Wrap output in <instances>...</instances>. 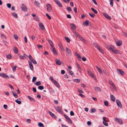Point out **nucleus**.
Wrapping results in <instances>:
<instances>
[{"mask_svg": "<svg viewBox=\"0 0 127 127\" xmlns=\"http://www.w3.org/2000/svg\"><path fill=\"white\" fill-rule=\"evenodd\" d=\"M107 48L112 52H113L115 54H120L121 53L120 51L117 49L112 45L108 46Z\"/></svg>", "mask_w": 127, "mask_h": 127, "instance_id": "obj_1", "label": "nucleus"}, {"mask_svg": "<svg viewBox=\"0 0 127 127\" xmlns=\"http://www.w3.org/2000/svg\"><path fill=\"white\" fill-rule=\"evenodd\" d=\"M93 44L95 47L98 49L101 53L102 54L104 53V52L102 50L101 48H100V47L98 45L95 43H93Z\"/></svg>", "mask_w": 127, "mask_h": 127, "instance_id": "obj_2", "label": "nucleus"}, {"mask_svg": "<svg viewBox=\"0 0 127 127\" xmlns=\"http://www.w3.org/2000/svg\"><path fill=\"white\" fill-rule=\"evenodd\" d=\"M29 57L31 62H32L34 64H37L36 62L32 58L31 55H29Z\"/></svg>", "mask_w": 127, "mask_h": 127, "instance_id": "obj_3", "label": "nucleus"}, {"mask_svg": "<svg viewBox=\"0 0 127 127\" xmlns=\"http://www.w3.org/2000/svg\"><path fill=\"white\" fill-rule=\"evenodd\" d=\"M115 121L117 122L120 124H122L123 123V121L121 119L117 118H115Z\"/></svg>", "mask_w": 127, "mask_h": 127, "instance_id": "obj_4", "label": "nucleus"}, {"mask_svg": "<svg viewBox=\"0 0 127 127\" xmlns=\"http://www.w3.org/2000/svg\"><path fill=\"white\" fill-rule=\"evenodd\" d=\"M46 6L47 7V10L48 12H50L52 10V7L50 4H47Z\"/></svg>", "mask_w": 127, "mask_h": 127, "instance_id": "obj_5", "label": "nucleus"}, {"mask_svg": "<svg viewBox=\"0 0 127 127\" xmlns=\"http://www.w3.org/2000/svg\"><path fill=\"white\" fill-rule=\"evenodd\" d=\"M117 70L118 71V73L119 75L122 76H123L124 74V72L123 71L120 69H117Z\"/></svg>", "mask_w": 127, "mask_h": 127, "instance_id": "obj_6", "label": "nucleus"}, {"mask_svg": "<svg viewBox=\"0 0 127 127\" xmlns=\"http://www.w3.org/2000/svg\"><path fill=\"white\" fill-rule=\"evenodd\" d=\"M109 84L114 88L115 90H116L117 89L115 85L111 81L109 80Z\"/></svg>", "mask_w": 127, "mask_h": 127, "instance_id": "obj_7", "label": "nucleus"}, {"mask_svg": "<svg viewBox=\"0 0 127 127\" xmlns=\"http://www.w3.org/2000/svg\"><path fill=\"white\" fill-rule=\"evenodd\" d=\"M39 27L42 30H45L44 26L43 24L41 23H40L39 24Z\"/></svg>", "mask_w": 127, "mask_h": 127, "instance_id": "obj_8", "label": "nucleus"}, {"mask_svg": "<svg viewBox=\"0 0 127 127\" xmlns=\"http://www.w3.org/2000/svg\"><path fill=\"white\" fill-rule=\"evenodd\" d=\"M64 117L68 122L70 123L71 124L72 123V121L68 117V116L66 115H64Z\"/></svg>", "mask_w": 127, "mask_h": 127, "instance_id": "obj_9", "label": "nucleus"}, {"mask_svg": "<svg viewBox=\"0 0 127 127\" xmlns=\"http://www.w3.org/2000/svg\"><path fill=\"white\" fill-rule=\"evenodd\" d=\"M104 16L107 19L111 20V17L106 13H103Z\"/></svg>", "mask_w": 127, "mask_h": 127, "instance_id": "obj_10", "label": "nucleus"}, {"mask_svg": "<svg viewBox=\"0 0 127 127\" xmlns=\"http://www.w3.org/2000/svg\"><path fill=\"white\" fill-rule=\"evenodd\" d=\"M0 76L3 78H9V76L6 75L4 73H0Z\"/></svg>", "mask_w": 127, "mask_h": 127, "instance_id": "obj_11", "label": "nucleus"}, {"mask_svg": "<svg viewBox=\"0 0 127 127\" xmlns=\"http://www.w3.org/2000/svg\"><path fill=\"white\" fill-rule=\"evenodd\" d=\"M22 10L24 11H27V9L26 6L24 5V4H22V5L21 7Z\"/></svg>", "mask_w": 127, "mask_h": 127, "instance_id": "obj_12", "label": "nucleus"}, {"mask_svg": "<svg viewBox=\"0 0 127 127\" xmlns=\"http://www.w3.org/2000/svg\"><path fill=\"white\" fill-rule=\"evenodd\" d=\"M55 1L56 3L58 5V6L60 7H62V5L61 2L58 0H54Z\"/></svg>", "mask_w": 127, "mask_h": 127, "instance_id": "obj_13", "label": "nucleus"}, {"mask_svg": "<svg viewBox=\"0 0 127 127\" xmlns=\"http://www.w3.org/2000/svg\"><path fill=\"white\" fill-rule=\"evenodd\" d=\"M116 102L117 105L120 107L121 108L122 106L120 101L119 100H117Z\"/></svg>", "mask_w": 127, "mask_h": 127, "instance_id": "obj_14", "label": "nucleus"}, {"mask_svg": "<svg viewBox=\"0 0 127 127\" xmlns=\"http://www.w3.org/2000/svg\"><path fill=\"white\" fill-rule=\"evenodd\" d=\"M13 51L14 52L15 54H17L18 52V50L17 48L15 47H13Z\"/></svg>", "mask_w": 127, "mask_h": 127, "instance_id": "obj_15", "label": "nucleus"}, {"mask_svg": "<svg viewBox=\"0 0 127 127\" xmlns=\"http://www.w3.org/2000/svg\"><path fill=\"white\" fill-rule=\"evenodd\" d=\"M49 114L53 118H54L55 119L56 118V116L55 115L52 113L50 111L49 112Z\"/></svg>", "mask_w": 127, "mask_h": 127, "instance_id": "obj_16", "label": "nucleus"}, {"mask_svg": "<svg viewBox=\"0 0 127 127\" xmlns=\"http://www.w3.org/2000/svg\"><path fill=\"white\" fill-rule=\"evenodd\" d=\"M29 66L30 69L32 70H33V68L32 64L29 61Z\"/></svg>", "mask_w": 127, "mask_h": 127, "instance_id": "obj_17", "label": "nucleus"}, {"mask_svg": "<svg viewBox=\"0 0 127 127\" xmlns=\"http://www.w3.org/2000/svg\"><path fill=\"white\" fill-rule=\"evenodd\" d=\"M122 44V42L121 41L119 40L117 41L116 43L117 45L118 46H120Z\"/></svg>", "mask_w": 127, "mask_h": 127, "instance_id": "obj_18", "label": "nucleus"}, {"mask_svg": "<svg viewBox=\"0 0 127 127\" xmlns=\"http://www.w3.org/2000/svg\"><path fill=\"white\" fill-rule=\"evenodd\" d=\"M95 91L96 92H100L101 91V90L100 88L98 87H96L94 88Z\"/></svg>", "mask_w": 127, "mask_h": 127, "instance_id": "obj_19", "label": "nucleus"}, {"mask_svg": "<svg viewBox=\"0 0 127 127\" xmlns=\"http://www.w3.org/2000/svg\"><path fill=\"white\" fill-rule=\"evenodd\" d=\"M56 64L58 65H60L61 64V62L59 59H56Z\"/></svg>", "mask_w": 127, "mask_h": 127, "instance_id": "obj_20", "label": "nucleus"}, {"mask_svg": "<svg viewBox=\"0 0 127 127\" xmlns=\"http://www.w3.org/2000/svg\"><path fill=\"white\" fill-rule=\"evenodd\" d=\"M78 37L80 39V40L85 43L86 42V41L80 35H79V36H78Z\"/></svg>", "mask_w": 127, "mask_h": 127, "instance_id": "obj_21", "label": "nucleus"}, {"mask_svg": "<svg viewBox=\"0 0 127 127\" xmlns=\"http://www.w3.org/2000/svg\"><path fill=\"white\" fill-rule=\"evenodd\" d=\"M48 42L52 48H53L54 47L53 42L51 40L48 39Z\"/></svg>", "mask_w": 127, "mask_h": 127, "instance_id": "obj_22", "label": "nucleus"}, {"mask_svg": "<svg viewBox=\"0 0 127 127\" xmlns=\"http://www.w3.org/2000/svg\"><path fill=\"white\" fill-rule=\"evenodd\" d=\"M89 21L87 20H86L83 23V25L84 26H87L89 24Z\"/></svg>", "mask_w": 127, "mask_h": 127, "instance_id": "obj_23", "label": "nucleus"}, {"mask_svg": "<svg viewBox=\"0 0 127 127\" xmlns=\"http://www.w3.org/2000/svg\"><path fill=\"white\" fill-rule=\"evenodd\" d=\"M11 14L12 16L14 17L15 18H17L18 17V16L17 15V14L15 13L14 12H13L11 13Z\"/></svg>", "mask_w": 127, "mask_h": 127, "instance_id": "obj_24", "label": "nucleus"}, {"mask_svg": "<svg viewBox=\"0 0 127 127\" xmlns=\"http://www.w3.org/2000/svg\"><path fill=\"white\" fill-rule=\"evenodd\" d=\"M66 50L68 54L69 55H71V52L70 50L67 47L66 48Z\"/></svg>", "mask_w": 127, "mask_h": 127, "instance_id": "obj_25", "label": "nucleus"}, {"mask_svg": "<svg viewBox=\"0 0 127 127\" xmlns=\"http://www.w3.org/2000/svg\"><path fill=\"white\" fill-rule=\"evenodd\" d=\"M89 75L91 77H93L94 79L95 80H96V77L94 75V74L92 73H89Z\"/></svg>", "mask_w": 127, "mask_h": 127, "instance_id": "obj_26", "label": "nucleus"}, {"mask_svg": "<svg viewBox=\"0 0 127 127\" xmlns=\"http://www.w3.org/2000/svg\"><path fill=\"white\" fill-rule=\"evenodd\" d=\"M53 83L58 88L60 87V85L59 83L56 80H54Z\"/></svg>", "mask_w": 127, "mask_h": 127, "instance_id": "obj_27", "label": "nucleus"}, {"mask_svg": "<svg viewBox=\"0 0 127 127\" xmlns=\"http://www.w3.org/2000/svg\"><path fill=\"white\" fill-rule=\"evenodd\" d=\"M110 97L111 100L113 101H115V96L113 95H111Z\"/></svg>", "mask_w": 127, "mask_h": 127, "instance_id": "obj_28", "label": "nucleus"}, {"mask_svg": "<svg viewBox=\"0 0 127 127\" xmlns=\"http://www.w3.org/2000/svg\"><path fill=\"white\" fill-rule=\"evenodd\" d=\"M12 94L15 97L17 98L18 97V95L15 92H14L12 91Z\"/></svg>", "mask_w": 127, "mask_h": 127, "instance_id": "obj_29", "label": "nucleus"}, {"mask_svg": "<svg viewBox=\"0 0 127 127\" xmlns=\"http://www.w3.org/2000/svg\"><path fill=\"white\" fill-rule=\"evenodd\" d=\"M96 67L99 72L101 74L102 73V70H101V69L98 67L97 66H96Z\"/></svg>", "mask_w": 127, "mask_h": 127, "instance_id": "obj_30", "label": "nucleus"}, {"mask_svg": "<svg viewBox=\"0 0 127 127\" xmlns=\"http://www.w3.org/2000/svg\"><path fill=\"white\" fill-rule=\"evenodd\" d=\"M71 28L73 29H75L76 28V26L73 24L72 23L71 24Z\"/></svg>", "mask_w": 127, "mask_h": 127, "instance_id": "obj_31", "label": "nucleus"}, {"mask_svg": "<svg viewBox=\"0 0 127 127\" xmlns=\"http://www.w3.org/2000/svg\"><path fill=\"white\" fill-rule=\"evenodd\" d=\"M56 110L59 112H60L61 111V110L60 107L59 106H57L55 107Z\"/></svg>", "mask_w": 127, "mask_h": 127, "instance_id": "obj_32", "label": "nucleus"}, {"mask_svg": "<svg viewBox=\"0 0 127 127\" xmlns=\"http://www.w3.org/2000/svg\"><path fill=\"white\" fill-rule=\"evenodd\" d=\"M27 97L31 101L33 102L35 101V100L33 98L31 97L30 96H28Z\"/></svg>", "mask_w": 127, "mask_h": 127, "instance_id": "obj_33", "label": "nucleus"}, {"mask_svg": "<svg viewBox=\"0 0 127 127\" xmlns=\"http://www.w3.org/2000/svg\"><path fill=\"white\" fill-rule=\"evenodd\" d=\"M34 4L38 7H39L40 6V4L38 1H35L34 2Z\"/></svg>", "mask_w": 127, "mask_h": 127, "instance_id": "obj_34", "label": "nucleus"}, {"mask_svg": "<svg viewBox=\"0 0 127 127\" xmlns=\"http://www.w3.org/2000/svg\"><path fill=\"white\" fill-rule=\"evenodd\" d=\"M76 65L77 67L78 68L79 71L81 72V67H80L79 64L78 63H77Z\"/></svg>", "mask_w": 127, "mask_h": 127, "instance_id": "obj_35", "label": "nucleus"}, {"mask_svg": "<svg viewBox=\"0 0 127 127\" xmlns=\"http://www.w3.org/2000/svg\"><path fill=\"white\" fill-rule=\"evenodd\" d=\"M91 9L93 12L95 14H97V11L93 8H91Z\"/></svg>", "mask_w": 127, "mask_h": 127, "instance_id": "obj_36", "label": "nucleus"}, {"mask_svg": "<svg viewBox=\"0 0 127 127\" xmlns=\"http://www.w3.org/2000/svg\"><path fill=\"white\" fill-rule=\"evenodd\" d=\"M6 57L8 59H11L12 58V56H11V55L10 54H8L6 55Z\"/></svg>", "mask_w": 127, "mask_h": 127, "instance_id": "obj_37", "label": "nucleus"}, {"mask_svg": "<svg viewBox=\"0 0 127 127\" xmlns=\"http://www.w3.org/2000/svg\"><path fill=\"white\" fill-rule=\"evenodd\" d=\"M53 53L55 55L57 54V51H56L55 50V48H53L52 49V51Z\"/></svg>", "mask_w": 127, "mask_h": 127, "instance_id": "obj_38", "label": "nucleus"}, {"mask_svg": "<svg viewBox=\"0 0 127 127\" xmlns=\"http://www.w3.org/2000/svg\"><path fill=\"white\" fill-rule=\"evenodd\" d=\"M75 55L77 56L78 58H81V56L78 53H77V52H75Z\"/></svg>", "mask_w": 127, "mask_h": 127, "instance_id": "obj_39", "label": "nucleus"}, {"mask_svg": "<svg viewBox=\"0 0 127 127\" xmlns=\"http://www.w3.org/2000/svg\"><path fill=\"white\" fill-rule=\"evenodd\" d=\"M104 104L105 105L107 106L108 105V101L107 100H105L104 101Z\"/></svg>", "mask_w": 127, "mask_h": 127, "instance_id": "obj_40", "label": "nucleus"}, {"mask_svg": "<svg viewBox=\"0 0 127 127\" xmlns=\"http://www.w3.org/2000/svg\"><path fill=\"white\" fill-rule=\"evenodd\" d=\"M73 33L75 35L77 36L78 37L79 36V35H80L78 34V33L76 31H74L73 32Z\"/></svg>", "mask_w": 127, "mask_h": 127, "instance_id": "obj_41", "label": "nucleus"}, {"mask_svg": "<svg viewBox=\"0 0 127 127\" xmlns=\"http://www.w3.org/2000/svg\"><path fill=\"white\" fill-rule=\"evenodd\" d=\"M18 99H20L19 98L17 100H15V102L18 104H20L21 103V102L20 101L18 100Z\"/></svg>", "mask_w": 127, "mask_h": 127, "instance_id": "obj_42", "label": "nucleus"}, {"mask_svg": "<svg viewBox=\"0 0 127 127\" xmlns=\"http://www.w3.org/2000/svg\"><path fill=\"white\" fill-rule=\"evenodd\" d=\"M68 72L71 75H72L73 74V72L70 70H68Z\"/></svg>", "mask_w": 127, "mask_h": 127, "instance_id": "obj_43", "label": "nucleus"}, {"mask_svg": "<svg viewBox=\"0 0 127 127\" xmlns=\"http://www.w3.org/2000/svg\"><path fill=\"white\" fill-rule=\"evenodd\" d=\"M38 125L39 127H44L43 124L42 123H39L38 124Z\"/></svg>", "mask_w": 127, "mask_h": 127, "instance_id": "obj_44", "label": "nucleus"}, {"mask_svg": "<svg viewBox=\"0 0 127 127\" xmlns=\"http://www.w3.org/2000/svg\"><path fill=\"white\" fill-rule=\"evenodd\" d=\"M74 81L76 82L79 83L80 82V80L79 79H75L74 80Z\"/></svg>", "mask_w": 127, "mask_h": 127, "instance_id": "obj_45", "label": "nucleus"}, {"mask_svg": "<svg viewBox=\"0 0 127 127\" xmlns=\"http://www.w3.org/2000/svg\"><path fill=\"white\" fill-rule=\"evenodd\" d=\"M65 39L69 43L70 42V40L69 38L66 37H65Z\"/></svg>", "mask_w": 127, "mask_h": 127, "instance_id": "obj_46", "label": "nucleus"}, {"mask_svg": "<svg viewBox=\"0 0 127 127\" xmlns=\"http://www.w3.org/2000/svg\"><path fill=\"white\" fill-rule=\"evenodd\" d=\"M109 1L110 2V5H111L112 6H113V0H109Z\"/></svg>", "mask_w": 127, "mask_h": 127, "instance_id": "obj_47", "label": "nucleus"}, {"mask_svg": "<svg viewBox=\"0 0 127 127\" xmlns=\"http://www.w3.org/2000/svg\"><path fill=\"white\" fill-rule=\"evenodd\" d=\"M17 67V66L16 65H15L14 67H12V69L13 70V72H15L16 70V68Z\"/></svg>", "mask_w": 127, "mask_h": 127, "instance_id": "obj_48", "label": "nucleus"}, {"mask_svg": "<svg viewBox=\"0 0 127 127\" xmlns=\"http://www.w3.org/2000/svg\"><path fill=\"white\" fill-rule=\"evenodd\" d=\"M103 72L104 73L107 75H108V73L107 71L105 69H104L103 70Z\"/></svg>", "mask_w": 127, "mask_h": 127, "instance_id": "obj_49", "label": "nucleus"}, {"mask_svg": "<svg viewBox=\"0 0 127 127\" xmlns=\"http://www.w3.org/2000/svg\"><path fill=\"white\" fill-rule=\"evenodd\" d=\"M38 88L40 90H42L44 89V88L42 86H39L38 87Z\"/></svg>", "mask_w": 127, "mask_h": 127, "instance_id": "obj_50", "label": "nucleus"}, {"mask_svg": "<svg viewBox=\"0 0 127 127\" xmlns=\"http://www.w3.org/2000/svg\"><path fill=\"white\" fill-rule=\"evenodd\" d=\"M35 84L37 86L39 85H41V82L40 81H38V82H36L35 83Z\"/></svg>", "mask_w": 127, "mask_h": 127, "instance_id": "obj_51", "label": "nucleus"}, {"mask_svg": "<svg viewBox=\"0 0 127 127\" xmlns=\"http://www.w3.org/2000/svg\"><path fill=\"white\" fill-rule=\"evenodd\" d=\"M60 48V49L62 50L63 51H64V48L61 45H60L59 46Z\"/></svg>", "mask_w": 127, "mask_h": 127, "instance_id": "obj_52", "label": "nucleus"}, {"mask_svg": "<svg viewBox=\"0 0 127 127\" xmlns=\"http://www.w3.org/2000/svg\"><path fill=\"white\" fill-rule=\"evenodd\" d=\"M37 78L35 77H33L32 78V82H34L35 80H36Z\"/></svg>", "mask_w": 127, "mask_h": 127, "instance_id": "obj_53", "label": "nucleus"}, {"mask_svg": "<svg viewBox=\"0 0 127 127\" xmlns=\"http://www.w3.org/2000/svg\"><path fill=\"white\" fill-rule=\"evenodd\" d=\"M89 14L91 17L92 18L94 17L95 15L94 14H91L90 13H89Z\"/></svg>", "mask_w": 127, "mask_h": 127, "instance_id": "obj_54", "label": "nucleus"}, {"mask_svg": "<svg viewBox=\"0 0 127 127\" xmlns=\"http://www.w3.org/2000/svg\"><path fill=\"white\" fill-rule=\"evenodd\" d=\"M46 15L47 17V18L48 19L50 20L51 19V18L50 16L48 14H46Z\"/></svg>", "mask_w": 127, "mask_h": 127, "instance_id": "obj_55", "label": "nucleus"}, {"mask_svg": "<svg viewBox=\"0 0 127 127\" xmlns=\"http://www.w3.org/2000/svg\"><path fill=\"white\" fill-rule=\"evenodd\" d=\"M49 79L50 80H51V81H53V82H54V80H54L53 77L52 76H50L49 77Z\"/></svg>", "mask_w": 127, "mask_h": 127, "instance_id": "obj_56", "label": "nucleus"}, {"mask_svg": "<svg viewBox=\"0 0 127 127\" xmlns=\"http://www.w3.org/2000/svg\"><path fill=\"white\" fill-rule=\"evenodd\" d=\"M7 5L8 7L10 8L11 7V4L9 3H8L7 4Z\"/></svg>", "mask_w": 127, "mask_h": 127, "instance_id": "obj_57", "label": "nucleus"}, {"mask_svg": "<svg viewBox=\"0 0 127 127\" xmlns=\"http://www.w3.org/2000/svg\"><path fill=\"white\" fill-rule=\"evenodd\" d=\"M14 37L15 39L16 40H18V37L17 35H14Z\"/></svg>", "mask_w": 127, "mask_h": 127, "instance_id": "obj_58", "label": "nucleus"}, {"mask_svg": "<svg viewBox=\"0 0 127 127\" xmlns=\"http://www.w3.org/2000/svg\"><path fill=\"white\" fill-rule=\"evenodd\" d=\"M66 9L68 11H71V9L70 7H67L66 8Z\"/></svg>", "mask_w": 127, "mask_h": 127, "instance_id": "obj_59", "label": "nucleus"}, {"mask_svg": "<svg viewBox=\"0 0 127 127\" xmlns=\"http://www.w3.org/2000/svg\"><path fill=\"white\" fill-rule=\"evenodd\" d=\"M70 115L72 116H73L74 115V113L72 111H71L70 112Z\"/></svg>", "mask_w": 127, "mask_h": 127, "instance_id": "obj_60", "label": "nucleus"}, {"mask_svg": "<svg viewBox=\"0 0 127 127\" xmlns=\"http://www.w3.org/2000/svg\"><path fill=\"white\" fill-rule=\"evenodd\" d=\"M103 123L104 125L106 126H108V124L107 123L104 122H103Z\"/></svg>", "mask_w": 127, "mask_h": 127, "instance_id": "obj_61", "label": "nucleus"}, {"mask_svg": "<svg viewBox=\"0 0 127 127\" xmlns=\"http://www.w3.org/2000/svg\"><path fill=\"white\" fill-rule=\"evenodd\" d=\"M3 107L5 109H6L7 108V106L6 105L4 104L3 105Z\"/></svg>", "mask_w": 127, "mask_h": 127, "instance_id": "obj_62", "label": "nucleus"}, {"mask_svg": "<svg viewBox=\"0 0 127 127\" xmlns=\"http://www.w3.org/2000/svg\"><path fill=\"white\" fill-rule=\"evenodd\" d=\"M25 42L26 43H27V40L26 36H25L24 37Z\"/></svg>", "mask_w": 127, "mask_h": 127, "instance_id": "obj_63", "label": "nucleus"}, {"mask_svg": "<svg viewBox=\"0 0 127 127\" xmlns=\"http://www.w3.org/2000/svg\"><path fill=\"white\" fill-rule=\"evenodd\" d=\"M67 17L68 18H71V16L70 14H67Z\"/></svg>", "mask_w": 127, "mask_h": 127, "instance_id": "obj_64", "label": "nucleus"}]
</instances>
